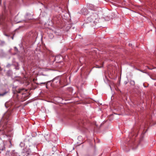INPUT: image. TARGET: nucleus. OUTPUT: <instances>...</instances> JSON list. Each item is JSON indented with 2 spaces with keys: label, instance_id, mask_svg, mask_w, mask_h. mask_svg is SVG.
<instances>
[{
  "label": "nucleus",
  "instance_id": "f257e3e1",
  "mask_svg": "<svg viewBox=\"0 0 156 156\" xmlns=\"http://www.w3.org/2000/svg\"><path fill=\"white\" fill-rule=\"evenodd\" d=\"M98 15L96 13H93L90 16L87 17L84 20V23L83 25L86 26L87 24H90L92 23H95V20L98 19Z\"/></svg>",
  "mask_w": 156,
  "mask_h": 156
},
{
  "label": "nucleus",
  "instance_id": "f03ea898",
  "mask_svg": "<svg viewBox=\"0 0 156 156\" xmlns=\"http://www.w3.org/2000/svg\"><path fill=\"white\" fill-rule=\"evenodd\" d=\"M52 82L51 84L53 85L55 87H59L60 86L61 83H62V81L61 80V77L58 76L54 78L52 80L49 82Z\"/></svg>",
  "mask_w": 156,
  "mask_h": 156
},
{
  "label": "nucleus",
  "instance_id": "7ed1b4c3",
  "mask_svg": "<svg viewBox=\"0 0 156 156\" xmlns=\"http://www.w3.org/2000/svg\"><path fill=\"white\" fill-rule=\"evenodd\" d=\"M25 90L27 91V90L24 88H17V86L13 87L12 89V92L13 95H16V97H18V94L21 93L22 91Z\"/></svg>",
  "mask_w": 156,
  "mask_h": 156
},
{
  "label": "nucleus",
  "instance_id": "20e7f679",
  "mask_svg": "<svg viewBox=\"0 0 156 156\" xmlns=\"http://www.w3.org/2000/svg\"><path fill=\"white\" fill-rule=\"evenodd\" d=\"M78 126L80 128L84 127L85 126V123L84 120L82 119H78L77 121Z\"/></svg>",
  "mask_w": 156,
  "mask_h": 156
},
{
  "label": "nucleus",
  "instance_id": "39448f33",
  "mask_svg": "<svg viewBox=\"0 0 156 156\" xmlns=\"http://www.w3.org/2000/svg\"><path fill=\"white\" fill-rule=\"evenodd\" d=\"M61 81L62 80V83H61V85H60L61 86H61V87H63L66 86V82L67 81V80L66 79L64 78H61Z\"/></svg>",
  "mask_w": 156,
  "mask_h": 156
},
{
  "label": "nucleus",
  "instance_id": "423d86ee",
  "mask_svg": "<svg viewBox=\"0 0 156 156\" xmlns=\"http://www.w3.org/2000/svg\"><path fill=\"white\" fill-rule=\"evenodd\" d=\"M89 8L90 9L92 10L96 11H97V9L98 7L94 6L93 5L91 4L90 5Z\"/></svg>",
  "mask_w": 156,
  "mask_h": 156
},
{
  "label": "nucleus",
  "instance_id": "0eeeda50",
  "mask_svg": "<svg viewBox=\"0 0 156 156\" xmlns=\"http://www.w3.org/2000/svg\"><path fill=\"white\" fill-rule=\"evenodd\" d=\"M147 129L146 130V131H145L144 130H143V131L142 133V134L141 135V137L140 138V141L143 140V139L144 138V135L145 134V133L147 132Z\"/></svg>",
  "mask_w": 156,
  "mask_h": 156
},
{
  "label": "nucleus",
  "instance_id": "6e6552de",
  "mask_svg": "<svg viewBox=\"0 0 156 156\" xmlns=\"http://www.w3.org/2000/svg\"><path fill=\"white\" fill-rule=\"evenodd\" d=\"M17 153L14 150H13L11 152V154L12 156H17Z\"/></svg>",
  "mask_w": 156,
  "mask_h": 156
},
{
  "label": "nucleus",
  "instance_id": "1a4fd4ad",
  "mask_svg": "<svg viewBox=\"0 0 156 156\" xmlns=\"http://www.w3.org/2000/svg\"><path fill=\"white\" fill-rule=\"evenodd\" d=\"M8 92L5 91L4 93L1 94L0 93V96H3L5 95L6 94H7Z\"/></svg>",
  "mask_w": 156,
  "mask_h": 156
},
{
  "label": "nucleus",
  "instance_id": "9d476101",
  "mask_svg": "<svg viewBox=\"0 0 156 156\" xmlns=\"http://www.w3.org/2000/svg\"><path fill=\"white\" fill-rule=\"evenodd\" d=\"M130 84L131 85L134 86L135 85V82L133 80H131L130 81Z\"/></svg>",
  "mask_w": 156,
  "mask_h": 156
},
{
  "label": "nucleus",
  "instance_id": "9b49d317",
  "mask_svg": "<svg viewBox=\"0 0 156 156\" xmlns=\"http://www.w3.org/2000/svg\"><path fill=\"white\" fill-rule=\"evenodd\" d=\"M87 9L86 8H84L83 9H82V12L83 13V12H87Z\"/></svg>",
  "mask_w": 156,
  "mask_h": 156
},
{
  "label": "nucleus",
  "instance_id": "f8f14e48",
  "mask_svg": "<svg viewBox=\"0 0 156 156\" xmlns=\"http://www.w3.org/2000/svg\"><path fill=\"white\" fill-rule=\"evenodd\" d=\"M40 84H46V87L47 88H47V83H46V82H44V83H40Z\"/></svg>",
  "mask_w": 156,
  "mask_h": 156
},
{
  "label": "nucleus",
  "instance_id": "ddd939ff",
  "mask_svg": "<svg viewBox=\"0 0 156 156\" xmlns=\"http://www.w3.org/2000/svg\"><path fill=\"white\" fill-rule=\"evenodd\" d=\"M11 34L12 35V36L11 37V38L12 39H13V36H14V35L15 34H14L13 33H12Z\"/></svg>",
  "mask_w": 156,
  "mask_h": 156
},
{
  "label": "nucleus",
  "instance_id": "4468645a",
  "mask_svg": "<svg viewBox=\"0 0 156 156\" xmlns=\"http://www.w3.org/2000/svg\"><path fill=\"white\" fill-rule=\"evenodd\" d=\"M12 133H10V138L12 136Z\"/></svg>",
  "mask_w": 156,
  "mask_h": 156
},
{
  "label": "nucleus",
  "instance_id": "2eb2a0df",
  "mask_svg": "<svg viewBox=\"0 0 156 156\" xmlns=\"http://www.w3.org/2000/svg\"><path fill=\"white\" fill-rule=\"evenodd\" d=\"M7 103H5V106H6V108H7V107H8V106H7Z\"/></svg>",
  "mask_w": 156,
  "mask_h": 156
},
{
  "label": "nucleus",
  "instance_id": "dca6fc26",
  "mask_svg": "<svg viewBox=\"0 0 156 156\" xmlns=\"http://www.w3.org/2000/svg\"><path fill=\"white\" fill-rule=\"evenodd\" d=\"M12 130H13V129H11V126H10V132H11V131Z\"/></svg>",
  "mask_w": 156,
  "mask_h": 156
},
{
  "label": "nucleus",
  "instance_id": "f3484780",
  "mask_svg": "<svg viewBox=\"0 0 156 156\" xmlns=\"http://www.w3.org/2000/svg\"><path fill=\"white\" fill-rule=\"evenodd\" d=\"M125 84H126L127 83V82H125Z\"/></svg>",
  "mask_w": 156,
  "mask_h": 156
},
{
  "label": "nucleus",
  "instance_id": "a211bd4d",
  "mask_svg": "<svg viewBox=\"0 0 156 156\" xmlns=\"http://www.w3.org/2000/svg\"><path fill=\"white\" fill-rule=\"evenodd\" d=\"M10 145H12V144H11V141H10Z\"/></svg>",
  "mask_w": 156,
  "mask_h": 156
},
{
  "label": "nucleus",
  "instance_id": "6ab92c4d",
  "mask_svg": "<svg viewBox=\"0 0 156 156\" xmlns=\"http://www.w3.org/2000/svg\"><path fill=\"white\" fill-rule=\"evenodd\" d=\"M16 69H19V68H16Z\"/></svg>",
  "mask_w": 156,
  "mask_h": 156
},
{
  "label": "nucleus",
  "instance_id": "aec40b11",
  "mask_svg": "<svg viewBox=\"0 0 156 156\" xmlns=\"http://www.w3.org/2000/svg\"><path fill=\"white\" fill-rule=\"evenodd\" d=\"M132 148V149H135V148H134L133 147Z\"/></svg>",
  "mask_w": 156,
  "mask_h": 156
},
{
  "label": "nucleus",
  "instance_id": "412c9836",
  "mask_svg": "<svg viewBox=\"0 0 156 156\" xmlns=\"http://www.w3.org/2000/svg\"><path fill=\"white\" fill-rule=\"evenodd\" d=\"M83 14L84 15H85V14H86V13H83Z\"/></svg>",
  "mask_w": 156,
  "mask_h": 156
},
{
  "label": "nucleus",
  "instance_id": "4be33fe9",
  "mask_svg": "<svg viewBox=\"0 0 156 156\" xmlns=\"http://www.w3.org/2000/svg\"><path fill=\"white\" fill-rule=\"evenodd\" d=\"M36 83L37 84H39L38 83Z\"/></svg>",
  "mask_w": 156,
  "mask_h": 156
},
{
  "label": "nucleus",
  "instance_id": "5701e85b",
  "mask_svg": "<svg viewBox=\"0 0 156 156\" xmlns=\"http://www.w3.org/2000/svg\"><path fill=\"white\" fill-rule=\"evenodd\" d=\"M129 45H130V44H129Z\"/></svg>",
  "mask_w": 156,
  "mask_h": 156
},
{
  "label": "nucleus",
  "instance_id": "b1692460",
  "mask_svg": "<svg viewBox=\"0 0 156 156\" xmlns=\"http://www.w3.org/2000/svg\"><path fill=\"white\" fill-rule=\"evenodd\" d=\"M10 16H11V13H10Z\"/></svg>",
  "mask_w": 156,
  "mask_h": 156
}]
</instances>
